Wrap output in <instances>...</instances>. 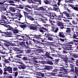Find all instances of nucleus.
<instances>
[{
  "label": "nucleus",
  "mask_w": 78,
  "mask_h": 78,
  "mask_svg": "<svg viewBox=\"0 0 78 78\" xmlns=\"http://www.w3.org/2000/svg\"><path fill=\"white\" fill-rule=\"evenodd\" d=\"M2 33L4 34H2L1 36H4V37H12V35H12V34L11 32L6 31V32H2Z\"/></svg>",
  "instance_id": "obj_1"
},
{
  "label": "nucleus",
  "mask_w": 78,
  "mask_h": 78,
  "mask_svg": "<svg viewBox=\"0 0 78 78\" xmlns=\"http://www.w3.org/2000/svg\"><path fill=\"white\" fill-rule=\"evenodd\" d=\"M5 47H9L10 45H13V44L12 43V41H8L7 40H5Z\"/></svg>",
  "instance_id": "obj_2"
},
{
  "label": "nucleus",
  "mask_w": 78,
  "mask_h": 78,
  "mask_svg": "<svg viewBox=\"0 0 78 78\" xmlns=\"http://www.w3.org/2000/svg\"><path fill=\"white\" fill-rule=\"evenodd\" d=\"M29 27L30 30H34V31H37V28H40L37 27V26H36V25L34 24H30Z\"/></svg>",
  "instance_id": "obj_3"
},
{
  "label": "nucleus",
  "mask_w": 78,
  "mask_h": 78,
  "mask_svg": "<svg viewBox=\"0 0 78 78\" xmlns=\"http://www.w3.org/2000/svg\"><path fill=\"white\" fill-rule=\"evenodd\" d=\"M73 44V42H69L66 45L65 48L67 50H71V47L72 46Z\"/></svg>",
  "instance_id": "obj_4"
},
{
  "label": "nucleus",
  "mask_w": 78,
  "mask_h": 78,
  "mask_svg": "<svg viewBox=\"0 0 78 78\" xmlns=\"http://www.w3.org/2000/svg\"><path fill=\"white\" fill-rule=\"evenodd\" d=\"M51 31H54V33H57L59 30V28L56 26H53L51 27Z\"/></svg>",
  "instance_id": "obj_5"
},
{
  "label": "nucleus",
  "mask_w": 78,
  "mask_h": 78,
  "mask_svg": "<svg viewBox=\"0 0 78 78\" xmlns=\"http://www.w3.org/2000/svg\"><path fill=\"white\" fill-rule=\"evenodd\" d=\"M41 66L42 67H44V69H45V70H50L51 69H53V67H50L49 66H48L47 65H41Z\"/></svg>",
  "instance_id": "obj_6"
},
{
  "label": "nucleus",
  "mask_w": 78,
  "mask_h": 78,
  "mask_svg": "<svg viewBox=\"0 0 78 78\" xmlns=\"http://www.w3.org/2000/svg\"><path fill=\"white\" fill-rule=\"evenodd\" d=\"M34 38H35V39H41V41L42 42H44V40H43V39L41 38L42 36L41 35H34Z\"/></svg>",
  "instance_id": "obj_7"
},
{
  "label": "nucleus",
  "mask_w": 78,
  "mask_h": 78,
  "mask_svg": "<svg viewBox=\"0 0 78 78\" xmlns=\"http://www.w3.org/2000/svg\"><path fill=\"white\" fill-rule=\"evenodd\" d=\"M37 11H45L44 6L40 7L37 8L35 9Z\"/></svg>",
  "instance_id": "obj_8"
},
{
  "label": "nucleus",
  "mask_w": 78,
  "mask_h": 78,
  "mask_svg": "<svg viewBox=\"0 0 78 78\" xmlns=\"http://www.w3.org/2000/svg\"><path fill=\"white\" fill-rule=\"evenodd\" d=\"M67 30L66 31V33H71L72 31H74V28H70L69 27H67Z\"/></svg>",
  "instance_id": "obj_9"
},
{
  "label": "nucleus",
  "mask_w": 78,
  "mask_h": 78,
  "mask_svg": "<svg viewBox=\"0 0 78 78\" xmlns=\"http://www.w3.org/2000/svg\"><path fill=\"white\" fill-rule=\"evenodd\" d=\"M49 16H50L51 17H57L56 14L55 13H52L51 12H49Z\"/></svg>",
  "instance_id": "obj_10"
},
{
  "label": "nucleus",
  "mask_w": 78,
  "mask_h": 78,
  "mask_svg": "<svg viewBox=\"0 0 78 78\" xmlns=\"http://www.w3.org/2000/svg\"><path fill=\"white\" fill-rule=\"evenodd\" d=\"M26 67H27V66L23 64L19 66V68L20 69H26Z\"/></svg>",
  "instance_id": "obj_11"
},
{
  "label": "nucleus",
  "mask_w": 78,
  "mask_h": 78,
  "mask_svg": "<svg viewBox=\"0 0 78 78\" xmlns=\"http://www.w3.org/2000/svg\"><path fill=\"white\" fill-rule=\"evenodd\" d=\"M51 10H52L51 7H48L47 6H44V11H51Z\"/></svg>",
  "instance_id": "obj_12"
},
{
  "label": "nucleus",
  "mask_w": 78,
  "mask_h": 78,
  "mask_svg": "<svg viewBox=\"0 0 78 78\" xmlns=\"http://www.w3.org/2000/svg\"><path fill=\"white\" fill-rule=\"evenodd\" d=\"M45 56L48 58L49 59H53V58L50 56V54H49L48 52H46L45 54Z\"/></svg>",
  "instance_id": "obj_13"
},
{
  "label": "nucleus",
  "mask_w": 78,
  "mask_h": 78,
  "mask_svg": "<svg viewBox=\"0 0 78 78\" xmlns=\"http://www.w3.org/2000/svg\"><path fill=\"white\" fill-rule=\"evenodd\" d=\"M15 16L16 17H18L19 18H21V17H22V15H21L20 13L19 12L15 14Z\"/></svg>",
  "instance_id": "obj_14"
},
{
  "label": "nucleus",
  "mask_w": 78,
  "mask_h": 78,
  "mask_svg": "<svg viewBox=\"0 0 78 78\" xmlns=\"http://www.w3.org/2000/svg\"><path fill=\"white\" fill-rule=\"evenodd\" d=\"M58 36L60 37H62V38H64V37H65L64 33L62 32H59Z\"/></svg>",
  "instance_id": "obj_15"
},
{
  "label": "nucleus",
  "mask_w": 78,
  "mask_h": 78,
  "mask_svg": "<svg viewBox=\"0 0 78 78\" xmlns=\"http://www.w3.org/2000/svg\"><path fill=\"white\" fill-rule=\"evenodd\" d=\"M18 43L20 45H22L24 46V47H25L26 45H25V42L24 41H19L18 42Z\"/></svg>",
  "instance_id": "obj_16"
},
{
  "label": "nucleus",
  "mask_w": 78,
  "mask_h": 78,
  "mask_svg": "<svg viewBox=\"0 0 78 78\" xmlns=\"http://www.w3.org/2000/svg\"><path fill=\"white\" fill-rule=\"evenodd\" d=\"M12 67H10V66H7V71H9L10 73H12Z\"/></svg>",
  "instance_id": "obj_17"
},
{
  "label": "nucleus",
  "mask_w": 78,
  "mask_h": 78,
  "mask_svg": "<svg viewBox=\"0 0 78 78\" xmlns=\"http://www.w3.org/2000/svg\"><path fill=\"white\" fill-rule=\"evenodd\" d=\"M27 8H29L30 9H32L33 8V7L31 5H26L25 7L23 6V9L25 10V9H27Z\"/></svg>",
  "instance_id": "obj_18"
},
{
  "label": "nucleus",
  "mask_w": 78,
  "mask_h": 78,
  "mask_svg": "<svg viewBox=\"0 0 78 78\" xmlns=\"http://www.w3.org/2000/svg\"><path fill=\"white\" fill-rule=\"evenodd\" d=\"M72 32H70V36H73V39H75V32H74V30L71 31Z\"/></svg>",
  "instance_id": "obj_19"
},
{
  "label": "nucleus",
  "mask_w": 78,
  "mask_h": 78,
  "mask_svg": "<svg viewBox=\"0 0 78 78\" xmlns=\"http://www.w3.org/2000/svg\"><path fill=\"white\" fill-rule=\"evenodd\" d=\"M9 10L11 12H16V9H15V8L12 7H10Z\"/></svg>",
  "instance_id": "obj_20"
},
{
  "label": "nucleus",
  "mask_w": 78,
  "mask_h": 78,
  "mask_svg": "<svg viewBox=\"0 0 78 78\" xmlns=\"http://www.w3.org/2000/svg\"><path fill=\"white\" fill-rule=\"evenodd\" d=\"M46 64H49V65H51V66L53 65V61L50 60L47 61Z\"/></svg>",
  "instance_id": "obj_21"
},
{
  "label": "nucleus",
  "mask_w": 78,
  "mask_h": 78,
  "mask_svg": "<svg viewBox=\"0 0 78 78\" xmlns=\"http://www.w3.org/2000/svg\"><path fill=\"white\" fill-rule=\"evenodd\" d=\"M50 2H51L50 0H45L44 1V2L45 5H49L50 3Z\"/></svg>",
  "instance_id": "obj_22"
},
{
  "label": "nucleus",
  "mask_w": 78,
  "mask_h": 78,
  "mask_svg": "<svg viewBox=\"0 0 78 78\" xmlns=\"http://www.w3.org/2000/svg\"><path fill=\"white\" fill-rule=\"evenodd\" d=\"M59 60H60V59L59 58L56 59L54 60L53 62L55 63V64H58V63H59Z\"/></svg>",
  "instance_id": "obj_23"
},
{
  "label": "nucleus",
  "mask_w": 78,
  "mask_h": 78,
  "mask_svg": "<svg viewBox=\"0 0 78 78\" xmlns=\"http://www.w3.org/2000/svg\"><path fill=\"white\" fill-rule=\"evenodd\" d=\"M63 24L64 23H63L62 22H58V27H64V25H63Z\"/></svg>",
  "instance_id": "obj_24"
},
{
  "label": "nucleus",
  "mask_w": 78,
  "mask_h": 78,
  "mask_svg": "<svg viewBox=\"0 0 78 78\" xmlns=\"http://www.w3.org/2000/svg\"><path fill=\"white\" fill-rule=\"evenodd\" d=\"M23 12L24 14V16L25 17H27V18H28L30 16L28 15L29 14H28L29 13V12H26L23 11Z\"/></svg>",
  "instance_id": "obj_25"
},
{
  "label": "nucleus",
  "mask_w": 78,
  "mask_h": 78,
  "mask_svg": "<svg viewBox=\"0 0 78 78\" xmlns=\"http://www.w3.org/2000/svg\"><path fill=\"white\" fill-rule=\"evenodd\" d=\"M40 16L41 17H42L44 19H45V18H46V17H45L46 16H48L47 14L44 13H41L40 14Z\"/></svg>",
  "instance_id": "obj_26"
},
{
  "label": "nucleus",
  "mask_w": 78,
  "mask_h": 78,
  "mask_svg": "<svg viewBox=\"0 0 78 78\" xmlns=\"http://www.w3.org/2000/svg\"><path fill=\"white\" fill-rule=\"evenodd\" d=\"M75 71L74 73H76V75H78V68L76 66L75 67Z\"/></svg>",
  "instance_id": "obj_27"
},
{
  "label": "nucleus",
  "mask_w": 78,
  "mask_h": 78,
  "mask_svg": "<svg viewBox=\"0 0 78 78\" xmlns=\"http://www.w3.org/2000/svg\"><path fill=\"white\" fill-rule=\"evenodd\" d=\"M60 68L63 70V71L65 72V73H67V68L61 67Z\"/></svg>",
  "instance_id": "obj_28"
},
{
  "label": "nucleus",
  "mask_w": 78,
  "mask_h": 78,
  "mask_svg": "<svg viewBox=\"0 0 78 78\" xmlns=\"http://www.w3.org/2000/svg\"><path fill=\"white\" fill-rule=\"evenodd\" d=\"M15 67V66H14L13 67H12V68H13V70L14 72H17V70H18V68L17 67Z\"/></svg>",
  "instance_id": "obj_29"
},
{
  "label": "nucleus",
  "mask_w": 78,
  "mask_h": 78,
  "mask_svg": "<svg viewBox=\"0 0 78 78\" xmlns=\"http://www.w3.org/2000/svg\"><path fill=\"white\" fill-rule=\"evenodd\" d=\"M2 44L5 46V40H2L0 41V46H2Z\"/></svg>",
  "instance_id": "obj_30"
},
{
  "label": "nucleus",
  "mask_w": 78,
  "mask_h": 78,
  "mask_svg": "<svg viewBox=\"0 0 78 78\" xmlns=\"http://www.w3.org/2000/svg\"><path fill=\"white\" fill-rule=\"evenodd\" d=\"M33 41H34V43H35V44H40L41 43V42L37 40H36L34 39H33Z\"/></svg>",
  "instance_id": "obj_31"
},
{
  "label": "nucleus",
  "mask_w": 78,
  "mask_h": 78,
  "mask_svg": "<svg viewBox=\"0 0 78 78\" xmlns=\"http://www.w3.org/2000/svg\"><path fill=\"white\" fill-rule=\"evenodd\" d=\"M53 9L55 11H58V12L60 11L59 9V7L58 6L57 7H54Z\"/></svg>",
  "instance_id": "obj_32"
},
{
  "label": "nucleus",
  "mask_w": 78,
  "mask_h": 78,
  "mask_svg": "<svg viewBox=\"0 0 78 78\" xmlns=\"http://www.w3.org/2000/svg\"><path fill=\"white\" fill-rule=\"evenodd\" d=\"M77 37H78V32L77 31L75 32L74 39H78V38H77Z\"/></svg>",
  "instance_id": "obj_33"
},
{
  "label": "nucleus",
  "mask_w": 78,
  "mask_h": 78,
  "mask_svg": "<svg viewBox=\"0 0 78 78\" xmlns=\"http://www.w3.org/2000/svg\"><path fill=\"white\" fill-rule=\"evenodd\" d=\"M48 20V19L47 18H45L44 19H43V20H42V23H47L46 22Z\"/></svg>",
  "instance_id": "obj_34"
},
{
  "label": "nucleus",
  "mask_w": 78,
  "mask_h": 78,
  "mask_svg": "<svg viewBox=\"0 0 78 78\" xmlns=\"http://www.w3.org/2000/svg\"><path fill=\"white\" fill-rule=\"evenodd\" d=\"M19 26L21 27L22 28H26L27 27V24H24L23 25L20 24Z\"/></svg>",
  "instance_id": "obj_35"
},
{
  "label": "nucleus",
  "mask_w": 78,
  "mask_h": 78,
  "mask_svg": "<svg viewBox=\"0 0 78 78\" xmlns=\"http://www.w3.org/2000/svg\"><path fill=\"white\" fill-rule=\"evenodd\" d=\"M26 53H31V50L30 49H28L25 50Z\"/></svg>",
  "instance_id": "obj_36"
},
{
  "label": "nucleus",
  "mask_w": 78,
  "mask_h": 78,
  "mask_svg": "<svg viewBox=\"0 0 78 78\" xmlns=\"http://www.w3.org/2000/svg\"><path fill=\"white\" fill-rule=\"evenodd\" d=\"M24 35H25V36H27V38H28V39L30 40L31 39V38L30 36H34V35H32L31 34H30L29 35H27V34H24Z\"/></svg>",
  "instance_id": "obj_37"
},
{
  "label": "nucleus",
  "mask_w": 78,
  "mask_h": 78,
  "mask_svg": "<svg viewBox=\"0 0 78 78\" xmlns=\"http://www.w3.org/2000/svg\"><path fill=\"white\" fill-rule=\"evenodd\" d=\"M22 60L23 61H28V57L26 56H24V57H23L22 58Z\"/></svg>",
  "instance_id": "obj_38"
},
{
  "label": "nucleus",
  "mask_w": 78,
  "mask_h": 78,
  "mask_svg": "<svg viewBox=\"0 0 78 78\" xmlns=\"http://www.w3.org/2000/svg\"><path fill=\"white\" fill-rule=\"evenodd\" d=\"M63 60L65 62H66V63L67 62V61H68V58L67 57H63Z\"/></svg>",
  "instance_id": "obj_39"
},
{
  "label": "nucleus",
  "mask_w": 78,
  "mask_h": 78,
  "mask_svg": "<svg viewBox=\"0 0 78 78\" xmlns=\"http://www.w3.org/2000/svg\"><path fill=\"white\" fill-rule=\"evenodd\" d=\"M8 16V14L7 13L6 14H4V15L2 16V17L3 19L6 20L7 19V18H6V16Z\"/></svg>",
  "instance_id": "obj_40"
},
{
  "label": "nucleus",
  "mask_w": 78,
  "mask_h": 78,
  "mask_svg": "<svg viewBox=\"0 0 78 78\" xmlns=\"http://www.w3.org/2000/svg\"><path fill=\"white\" fill-rule=\"evenodd\" d=\"M12 31H13V33H19L18 30L16 29H14V28L12 30Z\"/></svg>",
  "instance_id": "obj_41"
},
{
  "label": "nucleus",
  "mask_w": 78,
  "mask_h": 78,
  "mask_svg": "<svg viewBox=\"0 0 78 78\" xmlns=\"http://www.w3.org/2000/svg\"><path fill=\"white\" fill-rule=\"evenodd\" d=\"M34 2H38V4H40V5H41L42 3L41 2V0H34Z\"/></svg>",
  "instance_id": "obj_42"
},
{
  "label": "nucleus",
  "mask_w": 78,
  "mask_h": 78,
  "mask_svg": "<svg viewBox=\"0 0 78 78\" xmlns=\"http://www.w3.org/2000/svg\"><path fill=\"white\" fill-rule=\"evenodd\" d=\"M73 8L75 11H78V5H76V7H73Z\"/></svg>",
  "instance_id": "obj_43"
},
{
  "label": "nucleus",
  "mask_w": 78,
  "mask_h": 78,
  "mask_svg": "<svg viewBox=\"0 0 78 78\" xmlns=\"http://www.w3.org/2000/svg\"><path fill=\"white\" fill-rule=\"evenodd\" d=\"M7 2L9 3H14V2L12 0H8L7 1Z\"/></svg>",
  "instance_id": "obj_44"
},
{
  "label": "nucleus",
  "mask_w": 78,
  "mask_h": 78,
  "mask_svg": "<svg viewBox=\"0 0 78 78\" xmlns=\"http://www.w3.org/2000/svg\"><path fill=\"white\" fill-rule=\"evenodd\" d=\"M59 44L60 45H61L62 48H64L65 46H66V44L64 43H59Z\"/></svg>",
  "instance_id": "obj_45"
},
{
  "label": "nucleus",
  "mask_w": 78,
  "mask_h": 78,
  "mask_svg": "<svg viewBox=\"0 0 78 78\" xmlns=\"http://www.w3.org/2000/svg\"><path fill=\"white\" fill-rule=\"evenodd\" d=\"M14 50L16 51H21V50L19 49V48H15Z\"/></svg>",
  "instance_id": "obj_46"
},
{
  "label": "nucleus",
  "mask_w": 78,
  "mask_h": 78,
  "mask_svg": "<svg viewBox=\"0 0 78 78\" xmlns=\"http://www.w3.org/2000/svg\"><path fill=\"white\" fill-rule=\"evenodd\" d=\"M44 36L45 37H48L50 36V34L49 33H46L44 34Z\"/></svg>",
  "instance_id": "obj_47"
},
{
  "label": "nucleus",
  "mask_w": 78,
  "mask_h": 78,
  "mask_svg": "<svg viewBox=\"0 0 78 78\" xmlns=\"http://www.w3.org/2000/svg\"><path fill=\"white\" fill-rule=\"evenodd\" d=\"M68 6H69V7H72L73 9V8H74V7H76V5L75 6V7H73V5L72 4H68Z\"/></svg>",
  "instance_id": "obj_48"
},
{
  "label": "nucleus",
  "mask_w": 78,
  "mask_h": 78,
  "mask_svg": "<svg viewBox=\"0 0 78 78\" xmlns=\"http://www.w3.org/2000/svg\"><path fill=\"white\" fill-rule=\"evenodd\" d=\"M38 31H40V32L42 34H44V30H43L42 29H38Z\"/></svg>",
  "instance_id": "obj_49"
},
{
  "label": "nucleus",
  "mask_w": 78,
  "mask_h": 78,
  "mask_svg": "<svg viewBox=\"0 0 78 78\" xmlns=\"http://www.w3.org/2000/svg\"><path fill=\"white\" fill-rule=\"evenodd\" d=\"M48 39L49 41H53V37H48Z\"/></svg>",
  "instance_id": "obj_50"
},
{
  "label": "nucleus",
  "mask_w": 78,
  "mask_h": 78,
  "mask_svg": "<svg viewBox=\"0 0 78 78\" xmlns=\"http://www.w3.org/2000/svg\"><path fill=\"white\" fill-rule=\"evenodd\" d=\"M25 11L26 12H30L31 10H30V9H28V8H26V9H25Z\"/></svg>",
  "instance_id": "obj_51"
},
{
  "label": "nucleus",
  "mask_w": 78,
  "mask_h": 78,
  "mask_svg": "<svg viewBox=\"0 0 78 78\" xmlns=\"http://www.w3.org/2000/svg\"><path fill=\"white\" fill-rule=\"evenodd\" d=\"M59 73L60 74V76H64V73H63L62 72H59Z\"/></svg>",
  "instance_id": "obj_52"
},
{
  "label": "nucleus",
  "mask_w": 78,
  "mask_h": 78,
  "mask_svg": "<svg viewBox=\"0 0 78 78\" xmlns=\"http://www.w3.org/2000/svg\"><path fill=\"white\" fill-rule=\"evenodd\" d=\"M8 59H6L4 60V61L5 64H8L9 63V61H8Z\"/></svg>",
  "instance_id": "obj_53"
},
{
  "label": "nucleus",
  "mask_w": 78,
  "mask_h": 78,
  "mask_svg": "<svg viewBox=\"0 0 78 78\" xmlns=\"http://www.w3.org/2000/svg\"><path fill=\"white\" fill-rule=\"evenodd\" d=\"M29 45L31 46H33L34 44H33V43L31 41H30L29 42Z\"/></svg>",
  "instance_id": "obj_54"
},
{
  "label": "nucleus",
  "mask_w": 78,
  "mask_h": 78,
  "mask_svg": "<svg viewBox=\"0 0 78 78\" xmlns=\"http://www.w3.org/2000/svg\"><path fill=\"white\" fill-rule=\"evenodd\" d=\"M28 19H29V20H32L33 21V20H34V18L32 17H30V16L28 17Z\"/></svg>",
  "instance_id": "obj_55"
},
{
  "label": "nucleus",
  "mask_w": 78,
  "mask_h": 78,
  "mask_svg": "<svg viewBox=\"0 0 78 78\" xmlns=\"http://www.w3.org/2000/svg\"><path fill=\"white\" fill-rule=\"evenodd\" d=\"M65 38H64V39H62V38H58V40H59V41H61L62 42H64V41H65Z\"/></svg>",
  "instance_id": "obj_56"
},
{
  "label": "nucleus",
  "mask_w": 78,
  "mask_h": 78,
  "mask_svg": "<svg viewBox=\"0 0 78 78\" xmlns=\"http://www.w3.org/2000/svg\"><path fill=\"white\" fill-rule=\"evenodd\" d=\"M56 20H62L61 18L59 16H56Z\"/></svg>",
  "instance_id": "obj_57"
},
{
  "label": "nucleus",
  "mask_w": 78,
  "mask_h": 78,
  "mask_svg": "<svg viewBox=\"0 0 78 78\" xmlns=\"http://www.w3.org/2000/svg\"><path fill=\"white\" fill-rule=\"evenodd\" d=\"M78 55L77 54H74V56H73V58H78Z\"/></svg>",
  "instance_id": "obj_58"
},
{
  "label": "nucleus",
  "mask_w": 78,
  "mask_h": 78,
  "mask_svg": "<svg viewBox=\"0 0 78 78\" xmlns=\"http://www.w3.org/2000/svg\"><path fill=\"white\" fill-rule=\"evenodd\" d=\"M21 56H22V54H19V55H16V57L17 58H21Z\"/></svg>",
  "instance_id": "obj_59"
},
{
  "label": "nucleus",
  "mask_w": 78,
  "mask_h": 78,
  "mask_svg": "<svg viewBox=\"0 0 78 78\" xmlns=\"http://www.w3.org/2000/svg\"><path fill=\"white\" fill-rule=\"evenodd\" d=\"M25 64L27 65V66H26V67H29V65H28V64H29V62H25Z\"/></svg>",
  "instance_id": "obj_60"
},
{
  "label": "nucleus",
  "mask_w": 78,
  "mask_h": 78,
  "mask_svg": "<svg viewBox=\"0 0 78 78\" xmlns=\"http://www.w3.org/2000/svg\"><path fill=\"white\" fill-rule=\"evenodd\" d=\"M41 63L43 64H47V61L46 62L45 61H41Z\"/></svg>",
  "instance_id": "obj_61"
},
{
  "label": "nucleus",
  "mask_w": 78,
  "mask_h": 78,
  "mask_svg": "<svg viewBox=\"0 0 78 78\" xmlns=\"http://www.w3.org/2000/svg\"><path fill=\"white\" fill-rule=\"evenodd\" d=\"M3 75H4V76H6V75H7V72L6 71L4 72Z\"/></svg>",
  "instance_id": "obj_62"
},
{
  "label": "nucleus",
  "mask_w": 78,
  "mask_h": 78,
  "mask_svg": "<svg viewBox=\"0 0 78 78\" xmlns=\"http://www.w3.org/2000/svg\"><path fill=\"white\" fill-rule=\"evenodd\" d=\"M32 0H27V1L30 4V3H32Z\"/></svg>",
  "instance_id": "obj_63"
},
{
  "label": "nucleus",
  "mask_w": 78,
  "mask_h": 78,
  "mask_svg": "<svg viewBox=\"0 0 78 78\" xmlns=\"http://www.w3.org/2000/svg\"><path fill=\"white\" fill-rule=\"evenodd\" d=\"M0 74L1 75H2L3 74V70L1 68H0Z\"/></svg>",
  "instance_id": "obj_64"
}]
</instances>
